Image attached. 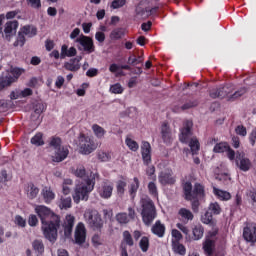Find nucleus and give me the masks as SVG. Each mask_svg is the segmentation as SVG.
<instances>
[{"instance_id":"obj_1","label":"nucleus","mask_w":256,"mask_h":256,"mask_svg":"<svg viewBox=\"0 0 256 256\" xmlns=\"http://www.w3.org/2000/svg\"><path fill=\"white\" fill-rule=\"evenodd\" d=\"M35 213H37L42 223L43 235L50 243L57 241L59 233L64 232V237H71L75 225V217L73 215H66L64 222H61V216L55 214L51 208L45 205H37Z\"/></svg>"},{"instance_id":"obj_2","label":"nucleus","mask_w":256,"mask_h":256,"mask_svg":"<svg viewBox=\"0 0 256 256\" xmlns=\"http://www.w3.org/2000/svg\"><path fill=\"white\" fill-rule=\"evenodd\" d=\"M97 181H99V173L92 171L90 176L84 179V182L77 184L72 194L74 203L79 204L81 201H89V194L95 189Z\"/></svg>"},{"instance_id":"obj_3","label":"nucleus","mask_w":256,"mask_h":256,"mask_svg":"<svg viewBox=\"0 0 256 256\" xmlns=\"http://www.w3.org/2000/svg\"><path fill=\"white\" fill-rule=\"evenodd\" d=\"M183 190L186 201H192V209L194 211H198L199 199H203V197H205V187L196 183L193 188L191 182H186L183 186Z\"/></svg>"},{"instance_id":"obj_4","label":"nucleus","mask_w":256,"mask_h":256,"mask_svg":"<svg viewBox=\"0 0 256 256\" xmlns=\"http://www.w3.org/2000/svg\"><path fill=\"white\" fill-rule=\"evenodd\" d=\"M179 141L189 145L192 155H196L199 151V140L193 137V121L186 120L184 122L183 128L180 130Z\"/></svg>"},{"instance_id":"obj_5","label":"nucleus","mask_w":256,"mask_h":256,"mask_svg":"<svg viewBox=\"0 0 256 256\" xmlns=\"http://www.w3.org/2000/svg\"><path fill=\"white\" fill-rule=\"evenodd\" d=\"M233 88L229 85L223 86L220 88H214L210 91V97L212 99H225L228 97L229 101H235V99H239V97H243L245 93H247V88L242 87L233 94Z\"/></svg>"},{"instance_id":"obj_6","label":"nucleus","mask_w":256,"mask_h":256,"mask_svg":"<svg viewBox=\"0 0 256 256\" xmlns=\"http://www.w3.org/2000/svg\"><path fill=\"white\" fill-rule=\"evenodd\" d=\"M142 206V221L145 225L149 226L155 221V217H157V211L155 210V204L153 200L149 197H144L141 199Z\"/></svg>"},{"instance_id":"obj_7","label":"nucleus","mask_w":256,"mask_h":256,"mask_svg":"<svg viewBox=\"0 0 256 256\" xmlns=\"http://www.w3.org/2000/svg\"><path fill=\"white\" fill-rule=\"evenodd\" d=\"M75 43H78V51H84V53L88 54L95 53V44L93 42V38L82 34L76 38Z\"/></svg>"},{"instance_id":"obj_8","label":"nucleus","mask_w":256,"mask_h":256,"mask_svg":"<svg viewBox=\"0 0 256 256\" xmlns=\"http://www.w3.org/2000/svg\"><path fill=\"white\" fill-rule=\"evenodd\" d=\"M84 219L93 229H101L103 227V220L97 210H86Z\"/></svg>"},{"instance_id":"obj_9","label":"nucleus","mask_w":256,"mask_h":256,"mask_svg":"<svg viewBox=\"0 0 256 256\" xmlns=\"http://www.w3.org/2000/svg\"><path fill=\"white\" fill-rule=\"evenodd\" d=\"M79 145L82 155H89L97 149V144L91 138L85 137V135L80 136Z\"/></svg>"},{"instance_id":"obj_10","label":"nucleus","mask_w":256,"mask_h":256,"mask_svg":"<svg viewBox=\"0 0 256 256\" xmlns=\"http://www.w3.org/2000/svg\"><path fill=\"white\" fill-rule=\"evenodd\" d=\"M75 243L77 245H83L87 239V229L85 228V224L78 223L74 233Z\"/></svg>"},{"instance_id":"obj_11","label":"nucleus","mask_w":256,"mask_h":256,"mask_svg":"<svg viewBox=\"0 0 256 256\" xmlns=\"http://www.w3.org/2000/svg\"><path fill=\"white\" fill-rule=\"evenodd\" d=\"M243 237L248 243H256V224L250 223L244 227Z\"/></svg>"},{"instance_id":"obj_12","label":"nucleus","mask_w":256,"mask_h":256,"mask_svg":"<svg viewBox=\"0 0 256 256\" xmlns=\"http://www.w3.org/2000/svg\"><path fill=\"white\" fill-rule=\"evenodd\" d=\"M98 194L102 199H111V196L113 195V183L104 181L98 188Z\"/></svg>"},{"instance_id":"obj_13","label":"nucleus","mask_w":256,"mask_h":256,"mask_svg":"<svg viewBox=\"0 0 256 256\" xmlns=\"http://www.w3.org/2000/svg\"><path fill=\"white\" fill-rule=\"evenodd\" d=\"M161 137L163 140V143L166 145H171L173 143V132H171V128L169 127V124L163 123L161 126Z\"/></svg>"},{"instance_id":"obj_14","label":"nucleus","mask_w":256,"mask_h":256,"mask_svg":"<svg viewBox=\"0 0 256 256\" xmlns=\"http://www.w3.org/2000/svg\"><path fill=\"white\" fill-rule=\"evenodd\" d=\"M178 219L183 223L184 225H187L189 221H193L195 219V216L193 215V212L187 208H180L178 210Z\"/></svg>"},{"instance_id":"obj_15","label":"nucleus","mask_w":256,"mask_h":256,"mask_svg":"<svg viewBox=\"0 0 256 256\" xmlns=\"http://www.w3.org/2000/svg\"><path fill=\"white\" fill-rule=\"evenodd\" d=\"M141 155L144 165H149L151 163V144L149 142H142Z\"/></svg>"},{"instance_id":"obj_16","label":"nucleus","mask_w":256,"mask_h":256,"mask_svg":"<svg viewBox=\"0 0 256 256\" xmlns=\"http://www.w3.org/2000/svg\"><path fill=\"white\" fill-rule=\"evenodd\" d=\"M158 181L161 185H174L175 177H173V172L162 171L158 176Z\"/></svg>"},{"instance_id":"obj_17","label":"nucleus","mask_w":256,"mask_h":256,"mask_svg":"<svg viewBox=\"0 0 256 256\" xmlns=\"http://www.w3.org/2000/svg\"><path fill=\"white\" fill-rule=\"evenodd\" d=\"M40 195H41L44 203H46V205L53 203V201L55 200V192L49 186L43 187L40 192Z\"/></svg>"},{"instance_id":"obj_18","label":"nucleus","mask_w":256,"mask_h":256,"mask_svg":"<svg viewBox=\"0 0 256 256\" xmlns=\"http://www.w3.org/2000/svg\"><path fill=\"white\" fill-rule=\"evenodd\" d=\"M69 155V149L65 147H60L54 151V155L52 156V161L54 163H61V161H65Z\"/></svg>"},{"instance_id":"obj_19","label":"nucleus","mask_w":256,"mask_h":256,"mask_svg":"<svg viewBox=\"0 0 256 256\" xmlns=\"http://www.w3.org/2000/svg\"><path fill=\"white\" fill-rule=\"evenodd\" d=\"M236 165L241 169V171H249V169H251V161L243 154H237Z\"/></svg>"},{"instance_id":"obj_20","label":"nucleus","mask_w":256,"mask_h":256,"mask_svg":"<svg viewBox=\"0 0 256 256\" xmlns=\"http://www.w3.org/2000/svg\"><path fill=\"white\" fill-rule=\"evenodd\" d=\"M17 27H19V22L17 21H9L5 24L4 33L6 39L13 37L17 33Z\"/></svg>"},{"instance_id":"obj_21","label":"nucleus","mask_w":256,"mask_h":256,"mask_svg":"<svg viewBox=\"0 0 256 256\" xmlns=\"http://www.w3.org/2000/svg\"><path fill=\"white\" fill-rule=\"evenodd\" d=\"M165 231V224L161 223V220L156 221L151 228V232L153 233V235H156V237L159 238L165 237Z\"/></svg>"},{"instance_id":"obj_22","label":"nucleus","mask_w":256,"mask_h":256,"mask_svg":"<svg viewBox=\"0 0 256 256\" xmlns=\"http://www.w3.org/2000/svg\"><path fill=\"white\" fill-rule=\"evenodd\" d=\"M32 249L37 256L43 255V253H45V244H43V240H34L32 242Z\"/></svg>"},{"instance_id":"obj_23","label":"nucleus","mask_w":256,"mask_h":256,"mask_svg":"<svg viewBox=\"0 0 256 256\" xmlns=\"http://www.w3.org/2000/svg\"><path fill=\"white\" fill-rule=\"evenodd\" d=\"M77 55V49L75 47H70L68 49L67 45L61 47L60 59H65V57H75Z\"/></svg>"},{"instance_id":"obj_24","label":"nucleus","mask_w":256,"mask_h":256,"mask_svg":"<svg viewBox=\"0 0 256 256\" xmlns=\"http://www.w3.org/2000/svg\"><path fill=\"white\" fill-rule=\"evenodd\" d=\"M26 195L28 199H36L37 195H39V187L33 183H29L26 187Z\"/></svg>"},{"instance_id":"obj_25","label":"nucleus","mask_w":256,"mask_h":256,"mask_svg":"<svg viewBox=\"0 0 256 256\" xmlns=\"http://www.w3.org/2000/svg\"><path fill=\"white\" fill-rule=\"evenodd\" d=\"M64 68L67 71H79L81 69V64H79V59H70L68 62L64 63Z\"/></svg>"},{"instance_id":"obj_26","label":"nucleus","mask_w":256,"mask_h":256,"mask_svg":"<svg viewBox=\"0 0 256 256\" xmlns=\"http://www.w3.org/2000/svg\"><path fill=\"white\" fill-rule=\"evenodd\" d=\"M172 251L176 253V255L181 256H184L185 253H187V249L179 241H172Z\"/></svg>"},{"instance_id":"obj_27","label":"nucleus","mask_w":256,"mask_h":256,"mask_svg":"<svg viewBox=\"0 0 256 256\" xmlns=\"http://www.w3.org/2000/svg\"><path fill=\"white\" fill-rule=\"evenodd\" d=\"M122 237L123 238H122L121 245H123V247H125V245H128V247H133L135 245L131 232L125 230L122 234Z\"/></svg>"},{"instance_id":"obj_28","label":"nucleus","mask_w":256,"mask_h":256,"mask_svg":"<svg viewBox=\"0 0 256 256\" xmlns=\"http://www.w3.org/2000/svg\"><path fill=\"white\" fill-rule=\"evenodd\" d=\"M74 175L83 179L82 183H85V179H87V177H91V172H87L85 170V166H78L74 171Z\"/></svg>"},{"instance_id":"obj_29","label":"nucleus","mask_w":256,"mask_h":256,"mask_svg":"<svg viewBox=\"0 0 256 256\" xmlns=\"http://www.w3.org/2000/svg\"><path fill=\"white\" fill-rule=\"evenodd\" d=\"M213 193L220 199L221 201H229L231 199V193L218 189V188H213Z\"/></svg>"},{"instance_id":"obj_30","label":"nucleus","mask_w":256,"mask_h":256,"mask_svg":"<svg viewBox=\"0 0 256 256\" xmlns=\"http://www.w3.org/2000/svg\"><path fill=\"white\" fill-rule=\"evenodd\" d=\"M192 233L194 241H199L200 239H203L205 228H203L201 224H198L194 226V228L192 229Z\"/></svg>"},{"instance_id":"obj_31","label":"nucleus","mask_w":256,"mask_h":256,"mask_svg":"<svg viewBox=\"0 0 256 256\" xmlns=\"http://www.w3.org/2000/svg\"><path fill=\"white\" fill-rule=\"evenodd\" d=\"M139 178L134 177L133 179V183L130 184L129 187V195L131 197V199H135V196L137 195V191H139Z\"/></svg>"},{"instance_id":"obj_32","label":"nucleus","mask_w":256,"mask_h":256,"mask_svg":"<svg viewBox=\"0 0 256 256\" xmlns=\"http://www.w3.org/2000/svg\"><path fill=\"white\" fill-rule=\"evenodd\" d=\"M201 222L204 225H210L211 227L215 226V220H213V214L211 212L206 211L202 216H201Z\"/></svg>"},{"instance_id":"obj_33","label":"nucleus","mask_w":256,"mask_h":256,"mask_svg":"<svg viewBox=\"0 0 256 256\" xmlns=\"http://www.w3.org/2000/svg\"><path fill=\"white\" fill-rule=\"evenodd\" d=\"M127 187V182L125 180H118L116 183V193L118 197H123L125 195V188Z\"/></svg>"},{"instance_id":"obj_34","label":"nucleus","mask_w":256,"mask_h":256,"mask_svg":"<svg viewBox=\"0 0 256 256\" xmlns=\"http://www.w3.org/2000/svg\"><path fill=\"white\" fill-rule=\"evenodd\" d=\"M11 83H14L13 76L8 74L7 76L0 77V91L1 89H5V87H9Z\"/></svg>"},{"instance_id":"obj_35","label":"nucleus","mask_w":256,"mask_h":256,"mask_svg":"<svg viewBox=\"0 0 256 256\" xmlns=\"http://www.w3.org/2000/svg\"><path fill=\"white\" fill-rule=\"evenodd\" d=\"M24 35H26V37H35V35H37V28H35L34 26H24L21 30H20Z\"/></svg>"},{"instance_id":"obj_36","label":"nucleus","mask_w":256,"mask_h":256,"mask_svg":"<svg viewBox=\"0 0 256 256\" xmlns=\"http://www.w3.org/2000/svg\"><path fill=\"white\" fill-rule=\"evenodd\" d=\"M227 151H229V144L227 142L217 143L213 148L214 153H226Z\"/></svg>"},{"instance_id":"obj_37","label":"nucleus","mask_w":256,"mask_h":256,"mask_svg":"<svg viewBox=\"0 0 256 256\" xmlns=\"http://www.w3.org/2000/svg\"><path fill=\"white\" fill-rule=\"evenodd\" d=\"M31 143L36 147H41V145H45V141L43 140V133H36V135L31 138Z\"/></svg>"},{"instance_id":"obj_38","label":"nucleus","mask_w":256,"mask_h":256,"mask_svg":"<svg viewBox=\"0 0 256 256\" xmlns=\"http://www.w3.org/2000/svg\"><path fill=\"white\" fill-rule=\"evenodd\" d=\"M92 131L94 135L97 137V139H103V137H105V129L97 124H94L92 126Z\"/></svg>"},{"instance_id":"obj_39","label":"nucleus","mask_w":256,"mask_h":256,"mask_svg":"<svg viewBox=\"0 0 256 256\" xmlns=\"http://www.w3.org/2000/svg\"><path fill=\"white\" fill-rule=\"evenodd\" d=\"M213 247H215V241H213L211 239H207L204 242L203 249L206 254L213 255Z\"/></svg>"},{"instance_id":"obj_40","label":"nucleus","mask_w":256,"mask_h":256,"mask_svg":"<svg viewBox=\"0 0 256 256\" xmlns=\"http://www.w3.org/2000/svg\"><path fill=\"white\" fill-rule=\"evenodd\" d=\"M61 146V138L59 137H52L49 141V148L53 151H57L60 149Z\"/></svg>"},{"instance_id":"obj_41","label":"nucleus","mask_w":256,"mask_h":256,"mask_svg":"<svg viewBox=\"0 0 256 256\" xmlns=\"http://www.w3.org/2000/svg\"><path fill=\"white\" fill-rule=\"evenodd\" d=\"M145 13H146L145 9L138 5L135 9V16H134L135 21L145 19L147 17Z\"/></svg>"},{"instance_id":"obj_42","label":"nucleus","mask_w":256,"mask_h":256,"mask_svg":"<svg viewBox=\"0 0 256 256\" xmlns=\"http://www.w3.org/2000/svg\"><path fill=\"white\" fill-rule=\"evenodd\" d=\"M139 247L143 253L149 251V237L143 236L139 242Z\"/></svg>"},{"instance_id":"obj_43","label":"nucleus","mask_w":256,"mask_h":256,"mask_svg":"<svg viewBox=\"0 0 256 256\" xmlns=\"http://www.w3.org/2000/svg\"><path fill=\"white\" fill-rule=\"evenodd\" d=\"M58 205L60 209H70L71 197H62Z\"/></svg>"},{"instance_id":"obj_44","label":"nucleus","mask_w":256,"mask_h":256,"mask_svg":"<svg viewBox=\"0 0 256 256\" xmlns=\"http://www.w3.org/2000/svg\"><path fill=\"white\" fill-rule=\"evenodd\" d=\"M125 35V32L123 31V28H116L110 33V39H121Z\"/></svg>"},{"instance_id":"obj_45","label":"nucleus","mask_w":256,"mask_h":256,"mask_svg":"<svg viewBox=\"0 0 256 256\" xmlns=\"http://www.w3.org/2000/svg\"><path fill=\"white\" fill-rule=\"evenodd\" d=\"M125 143L130 151H137L139 149V144L131 138H126Z\"/></svg>"},{"instance_id":"obj_46","label":"nucleus","mask_w":256,"mask_h":256,"mask_svg":"<svg viewBox=\"0 0 256 256\" xmlns=\"http://www.w3.org/2000/svg\"><path fill=\"white\" fill-rule=\"evenodd\" d=\"M116 221H118L120 225H125L129 223V216H127V213H118L116 215Z\"/></svg>"},{"instance_id":"obj_47","label":"nucleus","mask_w":256,"mask_h":256,"mask_svg":"<svg viewBox=\"0 0 256 256\" xmlns=\"http://www.w3.org/2000/svg\"><path fill=\"white\" fill-rule=\"evenodd\" d=\"M23 73H25L24 69L13 68L11 71V74H9V75H11L12 79H14V83H15V81H17V79H19V77H21V75H23Z\"/></svg>"},{"instance_id":"obj_48","label":"nucleus","mask_w":256,"mask_h":256,"mask_svg":"<svg viewBox=\"0 0 256 256\" xmlns=\"http://www.w3.org/2000/svg\"><path fill=\"white\" fill-rule=\"evenodd\" d=\"M25 34L21 32L18 33L17 40L14 42V47H23L25 45Z\"/></svg>"},{"instance_id":"obj_49","label":"nucleus","mask_w":256,"mask_h":256,"mask_svg":"<svg viewBox=\"0 0 256 256\" xmlns=\"http://www.w3.org/2000/svg\"><path fill=\"white\" fill-rule=\"evenodd\" d=\"M123 91V86H121L120 83H116L110 86V92L114 93V95H121Z\"/></svg>"},{"instance_id":"obj_50","label":"nucleus","mask_w":256,"mask_h":256,"mask_svg":"<svg viewBox=\"0 0 256 256\" xmlns=\"http://www.w3.org/2000/svg\"><path fill=\"white\" fill-rule=\"evenodd\" d=\"M208 211L212 212L214 215H219L221 213V206H219V203L217 202L211 203Z\"/></svg>"},{"instance_id":"obj_51","label":"nucleus","mask_w":256,"mask_h":256,"mask_svg":"<svg viewBox=\"0 0 256 256\" xmlns=\"http://www.w3.org/2000/svg\"><path fill=\"white\" fill-rule=\"evenodd\" d=\"M139 63H143V57L139 56L138 58L135 56H130L128 58V65H132L135 67V65H139Z\"/></svg>"},{"instance_id":"obj_52","label":"nucleus","mask_w":256,"mask_h":256,"mask_svg":"<svg viewBox=\"0 0 256 256\" xmlns=\"http://www.w3.org/2000/svg\"><path fill=\"white\" fill-rule=\"evenodd\" d=\"M148 191L150 195H153V197H157L159 195V192H157V184H155V182H149Z\"/></svg>"},{"instance_id":"obj_53","label":"nucleus","mask_w":256,"mask_h":256,"mask_svg":"<svg viewBox=\"0 0 256 256\" xmlns=\"http://www.w3.org/2000/svg\"><path fill=\"white\" fill-rule=\"evenodd\" d=\"M26 3L32 9H41V0H26Z\"/></svg>"},{"instance_id":"obj_54","label":"nucleus","mask_w":256,"mask_h":256,"mask_svg":"<svg viewBox=\"0 0 256 256\" xmlns=\"http://www.w3.org/2000/svg\"><path fill=\"white\" fill-rule=\"evenodd\" d=\"M146 174L148 175L149 179H151L152 181L157 180V176H155V166L148 167L146 170Z\"/></svg>"},{"instance_id":"obj_55","label":"nucleus","mask_w":256,"mask_h":256,"mask_svg":"<svg viewBox=\"0 0 256 256\" xmlns=\"http://www.w3.org/2000/svg\"><path fill=\"white\" fill-rule=\"evenodd\" d=\"M235 132L237 135H240V137H246L247 136V128L243 125H239L236 127Z\"/></svg>"},{"instance_id":"obj_56","label":"nucleus","mask_w":256,"mask_h":256,"mask_svg":"<svg viewBox=\"0 0 256 256\" xmlns=\"http://www.w3.org/2000/svg\"><path fill=\"white\" fill-rule=\"evenodd\" d=\"M98 159H100V161H103V162L111 161V154L106 152H99Z\"/></svg>"},{"instance_id":"obj_57","label":"nucleus","mask_w":256,"mask_h":256,"mask_svg":"<svg viewBox=\"0 0 256 256\" xmlns=\"http://www.w3.org/2000/svg\"><path fill=\"white\" fill-rule=\"evenodd\" d=\"M38 223H39V219L37 218V216L33 214L29 216L28 225H30V227H37Z\"/></svg>"},{"instance_id":"obj_58","label":"nucleus","mask_w":256,"mask_h":256,"mask_svg":"<svg viewBox=\"0 0 256 256\" xmlns=\"http://www.w3.org/2000/svg\"><path fill=\"white\" fill-rule=\"evenodd\" d=\"M43 111H45V104L37 103L34 107V113H36V115H41Z\"/></svg>"},{"instance_id":"obj_59","label":"nucleus","mask_w":256,"mask_h":256,"mask_svg":"<svg viewBox=\"0 0 256 256\" xmlns=\"http://www.w3.org/2000/svg\"><path fill=\"white\" fill-rule=\"evenodd\" d=\"M172 237L175 239V240H172V241H181L183 239V234H181V232L177 229H173L172 230Z\"/></svg>"},{"instance_id":"obj_60","label":"nucleus","mask_w":256,"mask_h":256,"mask_svg":"<svg viewBox=\"0 0 256 256\" xmlns=\"http://www.w3.org/2000/svg\"><path fill=\"white\" fill-rule=\"evenodd\" d=\"M176 227H177V229L182 231V233H184V235H189V228L187 226H185L184 223H177Z\"/></svg>"},{"instance_id":"obj_61","label":"nucleus","mask_w":256,"mask_h":256,"mask_svg":"<svg viewBox=\"0 0 256 256\" xmlns=\"http://www.w3.org/2000/svg\"><path fill=\"white\" fill-rule=\"evenodd\" d=\"M123 5H125V0H114L112 2L111 7L113 9H119V8L123 7Z\"/></svg>"},{"instance_id":"obj_62","label":"nucleus","mask_w":256,"mask_h":256,"mask_svg":"<svg viewBox=\"0 0 256 256\" xmlns=\"http://www.w3.org/2000/svg\"><path fill=\"white\" fill-rule=\"evenodd\" d=\"M15 223L19 227H25V225H27V221H25V219L21 216H16L15 217Z\"/></svg>"},{"instance_id":"obj_63","label":"nucleus","mask_w":256,"mask_h":256,"mask_svg":"<svg viewBox=\"0 0 256 256\" xmlns=\"http://www.w3.org/2000/svg\"><path fill=\"white\" fill-rule=\"evenodd\" d=\"M95 39L98 41V43H104L105 42V33L99 31L95 34Z\"/></svg>"},{"instance_id":"obj_64","label":"nucleus","mask_w":256,"mask_h":256,"mask_svg":"<svg viewBox=\"0 0 256 256\" xmlns=\"http://www.w3.org/2000/svg\"><path fill=\"white\" fill-rule=\"evenodd\" d=\"M249 141H250V145H252V147H255V143H256V129L252 130V132L250 133Z\"/></svg>"}]
</instances>
